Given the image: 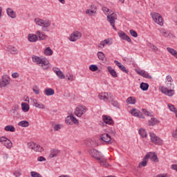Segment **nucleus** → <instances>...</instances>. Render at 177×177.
I'll return each mask as SVG.
<instances>
[{
  "label": "nucleus",
  "instance_id": "obj_7",
  "mask_svg": "<svg viewBox=\"0 0 177 177\" xmlns=\"http://www.w3.org/2000/svg\"><path fill=\"white\" fill-rule=\"evenodd\" d=\"M28 147L31 149V150H34V151H38L39 153H42L44 151V147H41V145L38 144H35V142H28Z\"/></svg>",
  "mask_w": 177,
  "mask_h": 177
},
{
  "label": "nucleus",
  "instance_id": "obj_38",
  "mask_svg": "<svg viewBox=\"0 0 177 177\" xmlns=\"http://www.w3.org/2000/svg\"><path fill=\"white\" fill-rule=\"evenodd\" d=\"M149 86V84L145 82H142L140 85V89L144 91H148Z\"/></svg>",
  "mask_w": 177,
  "mask_h": 177
},
{
  "label": "nucleus",
  "instance_id": "obj_53",
  "mask_svg": "<svg viewBox=\"0 0 177 177\" xmlns=\"http://www.w3.org/2000/svg\"><path fill=\"white\" fill-rule=\"evenodd\" d=\"M7 140H8V138L5 136L0 137V142L1 143H3V145L6 142Z\"/></svg>",
  "mask_w": 177,
  "mask_h": 177
},
{
  "label": "nucleus",
  "instance_id": "obj_52",
  "mask_svg": "<svg viewBox=\"0 0 177 177\" xmlns=\"http://www.w3.org/2000/svg\"><path fill=\"white\" fill-rule=\"evenodd\" d=\"M120 70H121L123 73H126V74H128V70H127V68L124 66V65H122L120 68H119Z\"/></svg>",
  "mask_w": 177,
  "mask_h": 177
},
{
  "label": "nucleus",
  "instance_id": "obj_8",
  "mask_svg": "<svg viewBox=\"0 0 177 177\" xmlns=\"http://www.w3.org/2000/svg\"><path fill=\"white\" fill-rule=\"evenodd\" d=\"M86 113V106L83 105H79L76 107L75 111V115L77 117H82V115Z\"/></svg>",
  "mask_w": 177,
  "mask_h": 177
},
{
  "label": "nucleus",
  "instance_id": "obj_37",
  "mask_svg": "<svg viewBox=\"0 0 177 177\" xmlns=\"http://www.w3.org/2000/svg\"><path fill=\"white\" fill-rule=\"evenodd\" d=\"M4 129L7 132H15L16 131V129L15 128V127H13L12 125L6 126Z\"/></svg>",
  "mask_w": 177,
  "mask_h": 177
},
{
  "label": "nucleus",
  "instance_id": "obj_17",
  "mask_svg": "<svg viewBox=\"0 0 177 177\" xmlns=\"http://www.w3.org/2000/svg\"><path fill=\"white\" fill-rule=\"evenodd\" d=\"M100 138L102 142L106 143H110L111 142V136L109 133H102L100 136Z\"/></svg>",
  "mask_w": 177,
  "mask_h": 177
},
{
  "label": "nucleus",
  "instance_id": "obj_5",
  "mask_svg": "<svg viewBox=\"0 0 177 177\" xmlns=\"http://www.w3.org/2000/svg\"><path fill=\"white\" fill-rule=\"evenodd\" d=\"M106 19L107 21H109L111 27H113V30H115V31H117V28L115 27V20H117L118 19L117 14H115V12L109 14L106 17Z\"/></svg>",
  "mask_w": 177,
  "mask_h": 177
},
{
  "label": "nucleus",
  "instance_id": "obj_54",
  "mask_svg": "<svg viewBox=\"0 0 177 177\" xmlns=\"http://www.w3.org/2000/svg\"><path fill=\"white\" fill-rule=\"evenodd\" d=\"M59 129H62V126L59 124H55L54 127V131H59Z\"/></svg>",
  "mask_w": 177,
  "mask_h": 177
},
{
  "label": "nucleus",
  "instance_id": "obj_49",
  "mask_svg": "<svg viewBox=\"0 0 177 177\" xmlns=\"http://www.w3.org/2000/svg\"><path fill=\"white\" fill-rule=\"evenodd\" d=\"M142 111L145 114V115H147V117H151V113L149 112L147 110L142 109Z\"/></svg>",
  "mask_w": 177,
  "mask_h": 177
},
{
  "label": "nucleus",
  "instance_id": "obj_2",
  "mask_svg": "<svg viewBox=\"0 0 177 177\" xmlns=\"http://www.w3.org/2000/svg\"><path fill=\"white\" fill-rule=\"evenodd\" d=\"M98 97L100 100H104V102H106V100H111L112 106L118 108L120 107V104L118 103V101L114 99V96H113V94L111 93H102L98 95Z\"/></svg>",
  "mask_w": 177,
  "mask_h": 177
},
{
  "label": "nucleus",
  "instance_id": "obj_3",
  "mask_svg": "<svg viewBox=\"0 0 177 177\" xmlns=\"http://www.w3.org/2000/svg\"><path fill=\"white\" fill-rule=\"evenodd\" d=\"M32 59L34 63H37L39 66H41L43 70H48L49 68V61L43 60L39 57L37 56H33Z\"/></svg>",
  "mask_w": 177,
  "mask_h": 177
},
{
  "label": "nucleus",
  "instance_id": "obj_39",
  "mask_svg": "<svg viewBox=\"0 0 177 177\" xmlns=\"http://www.w3.org/2000/svg\"><path fill=\"white\" fill-rule=\"evenodd\" d=\"M44 55L46 56H52V55H53V50H52V49H50V47H47L44 50Z\"/></svg>",
  "mask_w": 177,
  "mask_h": 177
},
{
  "label": "nucleus",
  "instance_id": "obj_63",
  "mask_svg": "<svg viewBox=\"0 0 177 177\" xmlns=\"http://www.w3.org/2000/svg\"><path fill=\"white\" fill-rule=\"evenodd\" d=\"M73 78H74V77L71 75H69V76L68 77V80L73 81Z\"/></svg>",
  "mask_w": 177,
  "mask_h": 177
},
{
  "label": "nucleus",
  "instance_id": "obj_43",
  "mask_svg": "<svg viewBox=\"0 0 177 177\" xmlns=\"http://www.w3.org/2000/svg\"><path fill=\"white\" fill-rule=\"evenodd\" d=\"M138 132L142 138H146V136H147V133L144 129H140Z\"/></svg>",
  "mask_w": 177,
  "mask_h": 177
},
{
  "label": "nucleus",
  "instance_id": "obj_26",
  "mask_svg": "<svg viewBox=\"0 0 177 177\" xmlns=\"http://www.w3.org/2000/svg\"><path fill=\"white\" fill-rule=\"evenodd\" d=\"M107 70L109 73L111 74V75L113 77V78H117L118 77L117 72L115 71V70H114V68H113V67L108 66Z\"/></svg>",
  "mask_w": 177,
  "mask_h": 177
},
{
  "label": "nucleus",
  "instance_id": "obj_15",
  "mask_svg": "<svg viewBox=\"0 0 177 177\" xmlns=\"http://www.w3.org/2000/svg\"><path fill=\"white\" fill-rule=\"evenodd\" d=\"M131 115H133L134 117H138V118H145V116H143V113H142V112H140V111L138 110L137 109H131Z\"/></svg>",
  "mask_w": 177,
  "mask_h": 177
},
{
  "label": "nucleus",
  "instance_id": "obj_12",
  "mask_svg": "<svg viewBox=\"0 0 177 177\" xmlns=\"http://www.w3.org/2000/svg\"><path fill=\"white\" fill-rule=\"evenodd\" d=\"M71 121L73 124L79 123L78 120L76 119L73 114H71L69 116H67L65 120V122L69 125H71Z\"/></svg>",
  "mask_w": 177,
  "mask_h": 177
},
{
  "label": "nucleus",
  "instance_id": "obj_40",
  "mask_svg": "<svg viewBox=\"0 0 177 177\" xmlns=\"http://www.w3.org/2000/svg\"><path fill=\"white\" fill-rule=\"evenodd\" d=\"M96 10H97V7H94L93 10H86V15H89V16H93V15H96Z\"/></svg>",
  "mask_w": 177,
  "mask_h": 177
},
{
  "label": "nucleus",
  "instance_id": "obj_48",
  "mask_svg": "<svg viewBox=\"0 0 177 177\" xmlns=\"http://www.w3.org/2000/svg\"><path fill=\"white\" fill-rule=\"evenodd\" d=\"M32 91L35 95H38L39 93V88H38V86H33Z\"/></svg>",
  "mask_w": 177,
  "mask_h": 177
},
{
  "label": "nucleus",
  "instance_id": "obj_25",
  "mask_svg": "<svg viewBox=\"0 0 177 177\" xmlns=\"http://www.w3.org/2000/svg\"><path fill=\"white\" fill-rule=\"evenodd\" d=\"M33 104L37 109H41L42 110H44L45 109V105L41 102H38V100H33Z\"/></svg>",
  "mask_w": 177,
  "mask_h": 177
},
{
  "label": "nucleus",
  "instance_id": "obj_4",
  "mask_svg": "<svg viewBox=\"0 0 177 177\" xmlns=\"http://www.w3.org/2000/svg\"><path fill=\"white\" fill-rule=\"evenodd\" d=\"M35 23L37 26H40L42 27L43 31H49V29H48V27H49L51 24L50 21L48 19L43 20L39 18L35 19Z\"/></svg>",
  "mask_w": 177,
  "mask_h": 177
},
{
  "label": "nucleus",
  "instance_id": "obj_27",
  "mask_svg": "<svg viewBox=\"0 0 177 177\" xmlns=\"http://www.w3.org/2000/svg\"><path fill=\"white\" fill-rule=\"evenodd\" d=\"M167 52H169V53H170V55H171V56H174V57H176V59H177V51H176V50H175V49H174L171 47H167Z\"/></svg>",
  "mask_w": 177,
  "mask_h": 177
},
{
  "label": "nucleus",
  "instance_id": "obj_14",
  "mask_svg": "<svg viewBox=\"0 0 177 177\" xmlns=\"http://www.w3.org/2000/svg\"><path fill=\"white\" fill-rule=\"evenodd\" d=\"M160 91L162 92V93H164V95H166L167 96H174V90L168 89L165 87H160Z\"/></svg>",
  "mask_w": 177,
  "mask_h": 177
},
{
  "label": "nucleus",
  "instance_id": "obj_6",
  "mask_svg": "<svg viewBox=\"0 0 177 177\" xmlns=\"http://www.w3.org/2000/svg\"><path fill=\"white\" fill-rule=\"evenodd\" d=\"M151 141L154 145H158V146H161L162 145V140L160 138V137L157 136V135L154 134V133H149Z\"/></svg>",
  "mask_w": 177,
  "mask_h": 177
},
{
  "label": "nucleus",
  "instance_id": "obj_31",
  "mask_svg": "<svg viewBox=\"0 0 177 177\" xmlns=\"http://www.w3.org/2000/svg\"><path fill=\"white\" fill-rule=\"evenodd\" d=\"M8 49L9 52H10V53H12V55H17L19 53V50H17V48H16V47H14L13 46H9L8 47Z\"/></svg>",
  "mask_w": 177,
  "mask_h": 177
},
{
  "label": "nucleus",
  "instance_id": "obj_16",
  "mask_svg": "<svg viewBox=\"0 0 177 177\" xmlns=\"http://www.w3.org/2000/svg\"><path fill=\"white\" fill-rule=\"evenodd\" d=\"M112 44H113V40H111V39L110 38H108L104 39V41H102L98 45V48H100L102 49V48H104L106 45L110 46Z\"/></svg>",
  "mask_w": 177,
  "mask_h": 177
},
{
  "label": "nucleus",
  "instance_id": "obj_36",
  "mask_svg": "<svg viewBox=\"0 0 177 177\" xmlns=\"http://www.w3.org/2000/svg\"><path fill=\"white\" fill-rule=\"evenodd\" d=\"M21 107H22V111L24 113H27V111H28V110H30V105H28V104H27L26 102H23L21 104Z\"/></svg>",
  "mask_w": 177,
  "mask_h": 177
},
{
  "label": "nucleus",
  "instance_id": "obj_61",
  "mask_svg": "<svg viewBox=\"0 0 177 177\" xmlns=\"http://www.w3.org/2000/svg\"><path fill=\"white\" fill-rule=\"evenodd\" d=\"M124 41H127V42H131L132 41V40H131V38L128 35L126 36V37L124 39Z\"/></svg>",
  "mask_w": 177,
  "mask_h": 177
},
{
  "label": "nucleus",
  "instance_id": "obj_45",
  "mask_svg": "<svg viewBox=\"0 0 177 177\" xmlns=\"http://www.w3.org/2000/svg\"><path fill=\"white\" fill-rule=\"evenodd\" d=\"M98 68L97 66L93 64L89 66V70L93 72L97 71Z\"/></svg>",
  "mask_w": 177,
  "mask_h": 177
},
{
  "label": "nucleus",
  "instance_id": "obj_32",
  "mask_svg": "<svg viewBox=\"0 0 177 177\" xmlns=\"http://www.w3.org/2000/svg\"><path fill=\"white\" fill-rule=\"evenodd\" d=\"M19 127H22V128H27L30 127V122L27 120H22L18 123Z\"/></svg>",
  "mask_w": 177,
  "mask_h": 177
},
{
  "label": "nucleus",
  "instance_id": "obj_35",
  "mask_svg": "<svg viewBox=\"0 0 177 177\" xmlns=\"http://www.w3.org/2000/svg\"><path fill=\"white\" fill-rule=\"evenodd\" d=\"M4 146L6 147V149H12L13 147V143L10 140H7L5 142H3Z\"/></svg>",
  "mask_w": 177,
  "mask_h": 177
},
{
  "label": "nucleus",
  "instance_id": "obj_34",
  "mask_svg": "<svg viewBox=\"0 0 177 177\" xmlns=\"http://www.w3.org/2000/svg\"><path fill=\"white\" fill-rule=\"evenodd\" d=\"M168 109L169 110H170V111H172L173 113H174L176 118H177V109L176 107H175V106L172 105V104H168Z\"/></svg>",
  "mask_w": 177,
  "mask_h": 177
},
{
  "label": "nucleus",
  "instance_id": "obj_41",
  "mask_svg": "<svg viewBox=\"0 0 177 177\" xmlns=\"http://www.w3.org/2000/svg\"><path fill=\"white\" fill-rule=\"evenodd\" d=\"M149 153L151 160L153 161V162H158V157H157V155L156 153H153L151 156V152Z\"/></svg>",
  "mask_w": 177,
  "mask_h": 177
},
{
  "label": "nucleus",
  "instance_id": "obj_51",
  "mask_svg": "<svg viewBox=\"0 0 177 177\" xmlns=\"http://www.w3.org/2000/svg\"><path fill=\"white\" fill-rule=\"evenodd\" d=\"M11 113L12 114H16V113H17V104L14 105L11 110Z\"/></svg>",
  "mask_w": 177,
  "mask_h": 177
},
{
  "label": "nucleus",
  "instance_id": "obj_9",
  "mask_svg": "<svg viewBox=\"0 0 177 177\" xmlns=\"http://www.w3.org/2000/svg\"><path fill=\"white\" fill-rule=\"evenodd\" d=\"M151 16L155 23H157V24H159L160 26H162V17H161L160 14L153 12L151 14Z\"/></svg>",
  "mask_w": 177,
  "mask_h": 177
},
{
  "label": "nucleus",
  "instance_id": "obj_24",
  "mask_svg": "<svg viewBox=\"0 0 177 177\" xmlns=\"http://www.w3.org/2000/svg\"><path fill=\"white\" fill-rule=\"evenodd\" d=\"M44 93L46 96H53L55 95V90L50 88H46L44 90Z\"/></svg>",
  "mask_w": 177,
  "mask_h": 177
},
{
  "label": "nucleus",
  "instance_id": "obj_56",
  "mask_svg": "<svg viewBox=\"0 0 177 177\" xmlns=\"http://www.w3.org/2000/svg\"><path fill=\"white\" fill-rule=\"evenodd\" d=\"M150 48H151V49H152L153 50H155L156 52H157V50H158V48H157V46H156L153 44H150Z\"/></svg>",
  "mask_w": 177,
  "mask_h": 177
},
{
  "label": "nucleus",
  "instance_id": "obj_28",
  "mask_svg": "<svg viewBox=\"0 0 177 177\" xmlns=\"http://www.w3.org/2000/svg\"><path fill=\"white\" fill-rule=\"evenodd\" d=\"M60 153V151L57 149H53L50 151V153L49 154L50 158H53L55 157H57L58 154Z\"/></svg>",
  "mask_w": 177,
  "mask_h": 177
},
{
  "label": "nucleus",
  "instance_id": "obj_22",
  "mask_svg": "<svg viewBox=\"0 0 177 177\" xmlns=\"http://www.w3.org/2000/svg\"><path fill=\"white\" fill-rule=\"evenodd\" d=\"M37 35V38L39 39V41H44V39H46L48 38V35H45L44 32H41L39 30L36 32Z\"/></svg>",
  "mask_w": 177,
  "mask_h": 177
},
{
  "label": "nucleus",
  "instance_id": "obj_30",
  "mask_svg": "<svg viewBox=\"0 0 177 177\" xmlns=\"http://www.w3.org/2000/svg\"><path fill=\"white\" fill-rule=\"evenodd\" d=\"M7 14L11 19H16V12L12 8H7Z\"/></svg>",
  "mask_w": 177,
  "mask_h": 177
},
{
  "label": "nucleus",
  "instance_id": "obj_42",
  "mask_svg": "<svg viewBox=\"0 0 177 177\" xmlns=\"http://www.w3.org/2000/svg\"><path fill=\"white\" fill-rule=\"evenodd\" d=\"M97 55L100 60H102V62L104 60L106 56L104 55V53H103V52L99 51Z\"/></svg>",
  "mask_w": 177,
  "mask_h": 177
},
{
  "label": "nucleus",
  "instance_id": "obj_55",
  "mask_svg": "<svg viewBox=\"0 0 177 177\" xmlns=\"http://www.w3.org/2000/svg\"><path fill=\"white\" fill-rule=\"evenodd\" d=\"M12 78H19L20 77V75L18 73L15 72L12 74Z\"/></svg>",
  "mask_w": 177,
  "mask_h": 177
},
{
  "label": "nucleus",
  "instance_id": "obj_1",
  "mask_svg": "<svg viewBox=\"0 0 177 177\" xmlns=\"http://www.w3.org/2000/svg\"><path fill=\"white\" fill-rule=\"evenodd\" d=\"M89 154L95 160H97L100 162L101 167H104L107 168L109 167V163L107 162V159L104 158V156L102 153L95 149L89 150Z\"/></svg>",
  "mask_w": 177,
  "mask_h": 177
},
{
  "label": "nucleus",
  "instance_id": "obj_59",
  "mask_svg": "<svg viewBox=\"0 0 177 177\" xmlns=\"http://www.w3.org/2000/svg\"><path fill=\"white\" fill-rule=\"evenodd\" d=\"M37 160L40 161V162H41V161H46V159L44 156H39Z\"/></svg>",
  "mask_w": 177,
  "mask_h": 177
},
{
  "label": "nucleus",
  "instance_id": "obj_23",
  "mask_svg": "<svg viewBox=\"0 0 177 177\" xmlns=\"http://www.w3.org/2000/svg\"><path fill=\"white\" fill-rule=\"evenodd\" d=\"M28 39L30 42H37V41H38V36L34 34H29Z\"/></svg>",
  "mask_w": 177,
  "mask_h": 177
},
{
  "label": "nucleus",
  "instance_id": "obj_46",
  "mask_svg": "<svg viewBox=\"0 0 177 177\" xmlns=\"http://www.w3.org/2000/svg\"><path fill=\"white\" fill-rule=\"evenodd\" d=\"M118 34H119V37H120V38H121V39H124V40L125 39L126 36H127V34H125V32L121 31V32H119Z\"/></svg>",
  "mask_w": 177,
  "mask_h": 177
},
{
  "label": "nucleus",
  "instance_id": "obj_10",
  "mask_svg": "<svg viewBox=\"0 0 177 177\" xmlns=\"http://www.w3.org/2000/svg\"><path fill=\"white\" fill-rule=\"evenodd\" d=\"M10 84V79L8 76H3L1 80H0V88H5Z\"/></svg>",
  "mask_w": 177,
  "mask_h": 177
},
{
  "label": "nucleus",
  "instance_id": "obj_29",
  "mask_svg": "<svg viewBox=\"0 0 177 177\" xmlns=\"http://www.w3.org/2000/svg\"><path fill=\"white\" fill-rule=\"evenodd\" d=\"M166 80H167V82H166L167 86L169 89H171V88L172 87V81H173L172 77H171V75H167L166 77Z\"/></svg>",
  "mask_w": 177,
  "mask_h": 177
},
{
  "label": "nucleus",
  "instance_id": "obj_21",
  "mask_svg": "<svg viewBox=\"0 0 177 177\" xmlns=\"http://www.w3.org/2000/svg\"><path fill=\"white\" fill-rule=\"evenodd\" d=\"M158 124H160V120L155 118H152L148 121L149 127H154V125H158Z\"/></svg>",
  "mask_w": 177,
  "mask_h": 177
},
{
  "label": "nucleus",
  "instance_id": "obj_64",
  "mask_svg": "<svg viewBox=\"0 0 177 177\" xmlns=\"http://www.w3.org/2000/svg\"><path fill=\"white\" fill-rule=\"evenodd\" d=\"M59 2L61 3H62L63 5H64V3H66V1L65 0H59Z\"/></svg>",
  "mask_w": 177,
  "mask_h": 177
},
{
  "label": "nucleus",
  "instance_id": "obj_57",
  "mask_svg": "<svg viewBox=\"0 0 177 177\" xmlns=\"http://www.w3.org/2000/svg\"><path fill=\"white\" fill-rule=\"evenodd\" d=\"M102 11L104 12V15H106V13H109V12H110V10L107 8V7H103Z\"/></svg>",
  "mask_w": 177,
  "mask_h": 177
},
{
  "label": "nucleus",
  "instance_id": "obj_33",
  "mask_svg": "<svg viewBox=\"0 0 177 177\" xmlns=\"http://www.w3.org/2000/svg\"><path fill=\"white\" fill-rule=\"evenodd\" d=\"M126 102H127V104H136V98H135V97H129L127 99Z\"/></svg>",
  "mask_w": 177,
  "mask_h": 177
},
{
  "label": "nucleus",
  "instance_id": "obj_13",
  "mask_svg": "<svg viewBox=\"0 0 177 177\" xmlns=\"http://www.w3.org/2000/svg\"><path fill=\"white\" fill-rule=\"evenodd\" d=\"M150 153H147L142 159V161L139 163L138 168H142V167H147L149 158H150Z\"/></svg>",
  "mask_w": 177,
  "mask_h": 177
},
{
  "label": "nucleus",
  "instance_id": "obj_11",
  "mask_svg": "<svg viewBox=\"0 0 177 177\" xmlns=\"http://www.w3.org/2000/svg\"><path fill=\"white\" fill-rule=\"evenodd\" d=\"M82 37V34L78 31L73 32L71 35L70 41L72 42H75V41H77V39H80Z\"/></svg>",
  "mask_w": 177,
  "mask_h": 177
},
{
  "label": "nucleus",
  "instance_id": "obj_50",
  "mask_svg": "<svg viewBox=\"0 0 177 177\" xmlns=\"http://www.w3.org/2000/svg\"><path fill=\"white\" fill-rule=\"evenodd\" d=\"M161 34H162V35H164V37H169V33H168L165 29H162L160 30Z\"/></svg>",
  "mask_w": 177,
  "mask_h": 177
},
{
  "label": "nucleus",
  "instance_id": "obj_19",
  "mask_svg": "<svg viewBox=\"0 0 177 177\" xmlns=\"http://www.w3.org/2000/svg\"><path fill=\"white\" fill-rule=\"evenodd\" d=\"M102 119L105 124H108V125H114V121L111 117L104 115H102Z\"/></svg>",
  "mask_w": 177,
  "mask_h": 177
},
{
  "label": "nucleus",
  "instance_id": "obj_20",
  "mask_svg": "<svg viewBox=\"0 0 177 177\" xmlns=\"http://www.w3.org/2000/svg\"><path fill=\"white\" fill-rule=\"evenodd\" d=\"M53 70L59 80H64V78H66L64 73H63V72L60 71V69L53 68Z\"/></svg>",
  "mask_w": 177,
  "mask_h": 177
},
{
  "label": "nucleus",
  "instance_id": "obj_58",
  "mask_svg": "<svg viewBox=\"0 0 177 177\" xmlns=\"http://www.w3.org/2000/svg\"><path fill=\"white\" fill-rule=\"evenodd\" d=\"M114 63L116 64V66H118V67L119 68H120V67L122 66V64H121L120 62L117 61V60H115L114 61Z\"/></svg>",
  "mask_w": 177,
  "mask_h": 177
},
{
  "label": "nucleus",
  "instance_id": "obj_18",
  "mask_svg": "<svg viewBox=\"0 0 177 177\" xmlns=\"http://www.w3.org/2000/svg\"><path fill=\"white\" fill-rule=\"evenodd\" d=\"M136 73L139 74V75H141V77H143L144 78H147V80H151L153 77L150 75L147 72L143 70L136 71Z\"/></svg>",
  "mask_w": 177,
  "mask_h": 177
},
{
  "label": "nucleus",
  "instance_id": "obj_60",
  "mask_svg": "<svg viewBox=\"0 0 177 177\" xmlns=\"http://www.w3.org/2000/svg\"><path fill=\"white\" fill-rule=\"evenodd\" d=\"M172 136H173V138H177V127H176V130L173 132Z\"/></svg>",
  "mask_w": 177,
  "mask_h": 177
},
{
  "label": "nucleus",
  "instance_id": "obj_62",
  "mask_svg": "<svg viewBox=\"0 0 177 177\" xmlns=\"http://www.w3.org/2000/svg\"><path fill=\"white\" fill-rule=\"evenodd\" d=\"M171 169H174V171H176V172H177V165H172Z\"/></svg>",
  "mask_w": 177,
  "mask_h": 177
},
{
  "label": "nucleus",
  "instance_id": "obj_44",
  "mask_svg": "<svg viewBox=\"0 0 177 177\" xmlns=\"http://www.w3.org/2000/svg\"><path fill=\"white\" fill-rule=\"evenodd\" d=\"M13 175L15 177L21 176V169H17L16 171H14Z\"/></svg>",
  "mask_w": 177,
  "mask_h": 177
},
{
  "label": "nucleus",
  "instance_id": "obj_47",
  "mask_svg": "<svg viewBox=\"0 0 177 177\" xmlns=\"http://www.w3.org/2000/svg\"><path fill=\"white\" fill-rule=\"evenodd\" d=\"M130 34L131 37H133L134 38H138V32L133 30H130Z\"/></svg>",
  "mask_w": 177,
  "mask_h": 177
}]
</instances>
